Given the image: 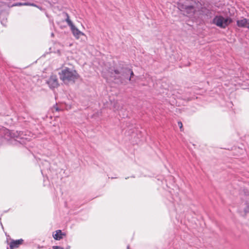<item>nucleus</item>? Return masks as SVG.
Listing matches in <instances>:
<instances>
[{
	"label": "nucleus",
	"mask_w": 249,
	"mask_h": 249,
	"mask_svg": "<svg viewBox=\"0 0 249 249\" xmlns=\"http://www.w3.org/2000/svg\"><path fill=\"white\" fill-rule=\"evenodd\" d=\"M178 125L179 127L180 130H181V128H182V127L183 126V124H182V123L181 122H178Z\"/></svg>",
	"instance_id": "17"
},
{
	"label": "nucleus",
	"mask_w": 249,
	"mask_h": 249,
	"mask_svg": "<svg viewBox=\"0 0 249 249\" xmlns=\"http://www.w3.org/2000/svg\"><path fill=\"white\" fill-rule=\"evenodd\" d=\"M178 7L184 16L189 18H199L201 15H208L210 12L200 2L194 0H180Z\"/></svg>",
	"instance_id": "1"
},
{
	"label": "nucleus",
	"mask_w": 249,
	"mask_h": 249,
	"mask_svg": "<svg viewBox=\"0 0 249 249\" xmlns=\"http://www.w3.org/2000/svg\"><path fill=\"white\" fill-rule=\"evenodd\" d=\"M65 14L67 17V18L66 19V21L68 23V25L70 27V28H71L73 26H74V24H73L72 22L70 19L69 15L67 13H65Z\"/></svg>",
	"instance_id": "14"
},
{
	"label": "nucleus",
	"mask_w": 249,
	"mask_h": 249,
	"mask_svg": "<svg viewBox=\"0 0 249 249\" xmlns=\"http://www.w3.org/2000/svg\"><path fill=\"white\" fill-rule=\"evenodd\" d=\"M53 249H64V248L58 246H53Z\"/></svg>",
	"instance_id": "16"
},
{
	"label": "nucleus",
	"mask_w": 249,
	"mask_h": 249,
	"mask_svg": "<svg viewBox=\"0 0 249 249\" xmlns=\"http://www.w3.org/2000/svg\"><path fill=\"white\" fill-rule=\"evenodd\" d=\"M4 133V137L6 139H8L7 136H9V138L14 139L16 141H17L19 143L24 144H26L27 142H29L31 140V138L29 137H27L26 134H24L23 131H11L8 129H3L0 131L1 134L2 133Z\"/></svg>",
	"instance_id": "4"
},
{
	"label": "nucleus",
	"mask_w": 249,
	"mask_h": 249,
	"mask_svg": "<svg viewBox=\"0 0 249 249\" xmlns=\"http://www.w3.org/2000/svg\"><path fill=\"white\" fill-rule=\"evenodd\" d=\"M66 249H70V247H68L66 248Z\"/></svg>",
	"instance_id": "19"
},
{
	"label": "nucleus",
	"mask_w": 249,
	"mask_h": 249,
	"mask_svg": "<svg viewBox=\"0 0 249 249\" xmlns=\"http://www.w3.org/2000/svg\"><path fill=\"white\" fill-rule=\"evenodd\" d=\"M118 113L119 116L123 118L127 117L128 115L127 110L122 107L118 110Z\"/></svg>",
	"instance_id": "12"
},
{
	"label": "nucleus",
	"mask_w": 249,
	"mask_h": 249,
	"mask_svg": "<svg viewBox=\"0 0 249 249\" xmlns=\"http://www.w3.org/2000/svg\"><path fill=\"white\" fill-rule=\"evenodd\" d=\"M40 167L41 169V173L42 175H43L44 172H46V171L49 172L50 170V163L48 161L44 160L42 161L40 163Z\"/></svg>",
	"instance_id": "7"
},
{
	"label": "nucleus",
	"mask_w": 249,
	"mask_h": 249,
	"mask_svg": "<svg viewBox=\"0 0 249 249\" xmlns=\"http://www.w3.org/2000/svg\"><path fill=\"white\" fill-rule=\"evenodd\" d=\"M6 21H4V20H3V21H1V23L5 26V23H6Z\"/></svg>",
	"instance_id": "18"
},
{
	"label": "nucleus",
	"mask_w": 249,
	"mask_h": 249,
	"mask_svg": "<svg viewBox=\"0 0 249 249\" xmlns=\"http://www.w3.org/2000/svg\"><path fill=\"white\" fill-rule=\"evenodd\" d=\"M244 210L246 214L249 213V203L247 204L246 206L244 208Z\"/></svg>",
	"instance_id": "15"
},
{
	"label": "nucleus",
	"mask_w": 249,
	"mask_h": 249,
	"mask_svg": "<svg viewBox=\"0 0 249 249\" xmlns=\"http://www.w3.org/2000/svg\"><path fill=\"white\" fill-rule=\"evenodd\" d=\"M127 249H129V246H127Z\"/></svg>",
	"instance_id": "20"
},
{
	"label": "nucleus",
	"mask_w": 249,
	"mask_h": 249,
	"mask_svg": "<svg viewBox=\"0 0 249 249\" xmlns=\"http://www.w3.org/2000/svg\"><path fill=\"white\" fill-rule=\"evenodd\" d=\"M229 104H230V105H232L231 103H229Z\"/></svg>",
	"instance_id": "22"
},
{
	"label": "nucleus",
	"mask_w": 249,
	"mask_h": 249,
	"mask_svg": "<svg viewBox=\"0 0 249 249\" xmlns=\"http://www.w3.org/2000/svg\"><path fill=\"white\" fill-rule=\"evenodd\" d=\"M249 20V19L243 18L237 20L236 21L237 26L241 28H247Z\"/></svg>",
	"instance_id": "9"
},
{
	"label": "nucleus",
	"mask_w": 249,
	"mask_h": 249,
	"mask_svg": "<svg viewBox=\"0 0 249 249\" xmlns=\"http://www.w3.org/2000/svg\"><path fill=\"white\" fill-rule=\"evenodd\" d=\"M51 36H53V33H52Z\"/></svg>",
	"instance_id": "21"
},
{
	"label": "nucleus",
	"mask_w": 249,
	"mask_h": 249,
	"mask_svg": "<svg viewBox=\"0 0 249 249\" xmlns=\"http://www.w3.org/2000/svg\"><path fill=\"white\" fill-rule=\"evenodd\" d=\"M71 29L73 36L77 39L80 36L84 35V34L79 31L74 25L71 27Z\"/></svg>",
	"instance_id": "10"
},
{
	"label": "nucleus",
	"mask_w": 249,
	"mask_h": 249,
	"mask_svg": "<svg viewBox=\"0 0 249 249\" xmlns=\"http://www.w3.org/2000/svg\"><path fill=\"white\" fill-rule=\"evenodd\" d=\"M232 20L231 18L227 17L225 18L222 16H216L213 19V23L221 28L224 29L227 27Z\"/></svg>",
	"instance_id": "5"
},
{
	"label": "nucleus",
	"mask_w": 249,
	"mask_h": 249,
	"mask_svg": "<svg viewBox=\"0 0 249 249\" xmlns=\"http://www.w3.org/2000/svg\"><path fill=\"white\" fill-rule=\"evenodd\" d=\"M58 75L60 80L65 84L74 83L79 77L76 71L68 67L62 69L58 72Z\"/></svg>",
	"instance_id": "3"
},
{
	"label": "nucleus",
	"mask_w": 249,
	"mask_h": 249,
	"mask_svg": "<svg viewBox=\"0 0 249 249\" xmlns=\"http://www.w3.org/2000/svg\"><path fill=\"white\" fill-rule=\"evenodd\" d=\"M23 242V240L22 239L18 240L12 239L9 243V247L10 249H14L18 248Z\"/></svg>",
	"instance_id": "8"
},
{
	"label": "nucleus",
	"mask_w": 249,
	"mask_h": 249,
	"mask_svg": "<svg viewBox=\"0 0 249 249\" xmlns=\"http://www.w3.org/2000/svg\"><path fill=\"white\" fill-rule=\"evenodd\" d=\"M111 75L117 83L125 84L134 76L132 70L126 67H119L111 72Z\"/></svg>",
	"instance_id": "2"
},
{
	"label": "nucleus",
	"mask_w": 249,
	"mask_h": 249,
	"mask_svg": "<svg viewBox=\"0 0 249 249\" xmlns=\"http://www.w3.org/2000/svg\"><path fill=\"white\" fill-rule=\"evenodd\" d=\"M14 5L15 6H32L34 7H37V5L31 2H17Z\"/></svg>",
	"instance_id": "13"
},
{
	"label": "nucleus",
	"mask_w": 249,
	"mask_h": 249,
	"mask_svg": "<svg viewBox=\"0 0 249 249\" xmlns=\"http://www.w3.org/2000/svg\"><path fill=\"white\" fill-rule=\"evenodd\" d=\"M46 83L48 85L50 89L52 90L57 88L59 85L57 77L55 75H51L50 77L46 80Z\"/></svg>",
	"instance_id": "6"
},
{
	"label": "nucleus",
	"mask_w": 249,
	"mask_h": 249,
	"mask_svg": "<svg viewBox=\"0 0 249 249\" xmlns=\"http://www.w3.org/2000/svg\"><path fill=\"white\" fill-rule=\"evenodd\" d=\"M65 234L62 232V231L59 230L56 231V233L53 235V237L54 239L56 240H60L62 239L63 236Z\"/></svg>",
	"instance_id": "11"
}]
</instances>
